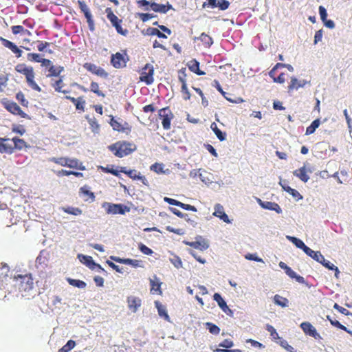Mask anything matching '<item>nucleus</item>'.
<instances>
[{
	"label": "nucleus",
	"instance_id": "nucleus-1",
	"mask_svg": "<svg viewBox=\"0 0 352 352\" xmlns=\"http://www.w3.org/2000/svg\"><path fill=\"white\" fill-rule=\"evenodd\" d=\"M108 149L116 156L120 158L131 154L137 149V146L127 141H118L109 146Z\"/></svg>",
	"mask_w": 352,
	"mask_h": 352
},
{
	"label": "nucleus",
	"instance_id": "nucleus-2",
	"mask_svg": "<svg viewBox=\"0 0 352 352\" xmlns=\"http://www.w3.org/2000/svg\"><path fill=\"white\" fill-rule=\"evenodd\" d=\"M15 70L25 76L26 82L29 87L36 91H41V88L34 80V71L32 66H28L24 63H20L15 66Z\"/></svg>",
	"mask_w": 352,
	"mask_h": 352
},
{
	"label": "nucleus",
	"instance_id": "nucleus-3",
	"mask_svg": "<svg viewBox=\"0 0 352 352\" xmlns=\"http://www.w3.org/2000/svg\"><path fill=\"white\" fill-rule=\"evenodd\" d=\"M137 4L139 7H144V10L146 11L152 10L155 12L162 14H165L168 10L173 9L172 5L168 2L166 4H159L148 0H139L137 1Z\"/></svg>",
	"mask_w": 352,
	"mask_h": 352
},
{
	"label": "nucleus",
	"instance_id": "nucleus-4",
	"mask_svg": "<svg viewBox=\"0 0 352 352\" xmlns=\"http://www.w3.org/2000/svg\"><path fill=\"white\" fill-rule=\"evenodd\" d=\"M13 280L16 281L19 290L21 292H27L33 288L34 282L31 274L15 275L13 277Z\"/></svg>",
	"mask_w": 352,
	"mask_h": 352
},
{
	"label": "nucleus",
	"instance_id": "nucleus-5",
	"mask_svg": "<svg viewBox=\"0 0 352 352\" xmlns=\"http://www.w3.org/2000/svg\"><path fill=\"white\" fill-rule=\"evenodd\" d=\"M1 103L4 108L12 114L19 116L22 118L30 119V116L16 102L4 99Z\"/></svg>",
	"mask_w": 352,
	"mask_h": 352
},
{
	"label": "nucleus",
	"instance_id": "nucleus-6",
	"mask_svg": "<svg viewBox=\"0 0 352 352\" xmlns=\"http://www.w3.org/2000/svg\"><path fill=\"white\" fill-rule=\"evenodd\" d=\"M105 12L107 13V19L110 21L112 25L116 28L117 32L121 35L126 36L128 34V30L122 28V20L118 19V17L113 12L110 8H107L105 10Z\"/></svg>",
	"mask_w": 352,
	"mask_h": 352
},
{
	"label": "nucleus",
	"instance_id": "nucleus-7",
	"mask_svg": "<svg viewBox=\"0 0 352 352\" xmlns=\"http://www.w3.org/2000/svg\"><path fill=\"white\" fill-rule=\"evenodd\" d=\"M158 116L162 120V124L165 130H169L171 128V120L174 118V115L168 107L162 108L159 110Z\"/></svg>",
	"mask_w": 352,
	"mask_h": 352
},
{
	"label": "nucleus",
	"instance_id": "nucleus-8",
	"mask_svg": "<svg viewBox=\"0 0 352 352\" xmlns=\"http://www.w3.org/2000/svg\"><path fill=\"white\" fill-rule=\"evenodd\" d=\"M128 61L129 57L126 51L123 54L117 52L111 56V64L116 69L125 67Z\"/></svg>",
	"mask_w": 352,
	"mask_h": 352
},
{
	"label": "nucleus",
	"instance_id": "nucleus-9",
	"mask_svg": "<svg viewBox=\"0 0 352 352\" xmlns=\"http://www.w3.org/2000/svg\"><path fill=\"white\" fill-rule=\"evenodd\" d=\"M154 67L150 63H146L142 68L140 81L145 82L147 85H151L154 82Z\"/></svg>",
	"mask_w": 352,
	"mask_h": 352
},
{
	"label": "nucleus",
	"instance_id": "nucleus-10",
	"mask_svg": "<svg viewBox=\"0 0 352 352\" xmlns=\"http://www.w3.org/2000/svg\"><path fill=\"white\" fill-rule=\"evenodd\" d=\"M83 67L91 73L103 78H107L109 74L102 67L91 63H85Z\"/></svg>",
	"mask_w": 352,
	"mask_h": 352
},
{
	"label": "nucleus",
	"instance_id": "nucleus-11",
	"mask_svg": "<svg viewBox=\"0 0 352 352\" xmlns=\"http://www.w3.org/2000/svg\"><path fill=\"white\" fill-rule=\"evenodd\" d=\"M78 4L80 10L84 13L85 16L87 19V22L88 23L89 28L90 30L93 31L94 30V22L92 18L91 13L89 10V8L87 6V4L83 1L78 0Z\"/></svg>",
	"mask_w": 352,
	"mask_h": 352
},
{
	"label": "nucleus",
	"instance_id": "nucleus-12",
	"mask_svg": "<svg viewBox=\"0 0 352 352\" xmlns=\"http://www.w3.org/2000/svg\"><path fill=\"white\" fill-rule=\"evenodd\" d=\"M179 75L178 78L179 82L182 83L181 92L182 94L183 99L185 100H189L190 99L191 95L187 88L185 69L184 71L182 69L179 70Z\"/></svg>",
	"mask_w": 352,
	"mask_h": 352
},
{
	"label": "nucleus",
	"instance_id": "nucleus-13",
	"mask_svg": "<svg viewBox=\"0 0 352 352\" xmlns=\"http://www.w3.org/2000/svg\"><path fill=\"white\" fill-rule=\"evenodd\" d=\"M300 328L306 335L311 336L316 340L322 339L320 335L317 332L316 328L309 322H304L300 324Z\"/></svg>",
	"mask_w": 352,
	"mask_h": 352
},
{
	"label": "nucleus",
	"instance_id": "nucleus-14",
	"mask_svg": "<svg viewBox=\"0 0 352 352\" xmlns=\"http://www.w3.org/2000/svg\"><path fill=\"white\" fill-rule=\"evenodd\" d=\"M285 64L283 63H277L273 69L270 72L269 74L271 78H273L274 82H278V83H283L285 81V73H280L279 75L277 76L276 71L278 68H283L285 67Z\"/></svg>",
	"mask_w": 352,
	"mask_h": 352
},
{
	"label": "nucleus",
	"instance_id": "nucleus-15",
	"mask_svg": "<svg viewBox=\"0 0 352 352\" xmlns=\"http://www.w3.org/2000/svg\"><path fill=\"white\" fill-rule=\"evenodd\" d=\"M130 208L122 204H108L107 212L109 214H124L126 212H129Z\"/></svg>",
	"mask_w": 352,
	"mask_h": 352
},
{
	"label": "nucleus",
	"instance_id": "nucleus-16",
	"mask_svg": "<svg viewBox=\"0 0 352 352\" xmlns=\"http://www.w3.org/2000/svg\"><path fill=\"white\" fill-rule=\"evenodd\" d=\"M27 60L31 63H40L42 67L47 66L50 63V60L43 58V56L38 53H28Z\"/></svg>",
	"mask_w": 352,
	"mask_h": 352
},
{
	"label": "nucleus",
	"instance_id": "nucleus-17",
	"mask_svg": "<svg viewBox=\"0 0 352 352\" xmlns=\"http://www.w3.org/2000/svg\"><path fill=\"white\" fill-rule=\"evenodd\" d=\"M0 41L5 47L10 50L12 52L15 54L16 58H20L22 56V50L13 42L1 36L0 37Z\"/></svg>",
	"mask_w": 352,
	"mask_h": 352
},
{
	"label": "nucleus",
	"instance_id": "nucleus-18",
	"mask_svg": "<svg viewBox=\"0 0 352 352\" xmlns=\"http://www.w3.org/2000/svg\"><path fill=\"white\" fill-rule=\"evenodd\" d=\"M110 124L113 130L119 132L129 133L131 131V127L127 122H125L124 124H122L113 117L111 119Z\"/></svg>",
	"mask_w": 352,
	"mask_h": 352
},
{
	"label": "nucleus",
	"instance_id": "nucleus-19",
	"mask_svg": "<svg viewBox=\"0 0 352 352\" xmlns=\"http://www.w3.org/2000/svg\"><path fill=\"white\" fill-rule=\"evenodd\" d=\"M213 299L217 302L222 311L228 316H232L233 315V311L228 307L226 302L219 294L215 293L213 296Z\"/></svg>",
	"mask_w": 352,
	"mask_h": 352
},
{
	"label": "nucleus",
	"instance_id": "nucleus-20",
	"mask_svg": "<svg viewBox=\"0 0 352 352\" xmlns=\"http://www.w3.org/2000/svg\"><path fill=\"white\" fill-rule=\"evenodd\" d=\"M45 67L48 68V73L46 74L47 78L58 77L60 76V74L64 71V67L60 65L55 66L52 65L51 60L50 65Z\"/></svg>",
	"mask_w": 352,
	"mask_h": 352
},
{
	"label": "nucleus",
	"instance_id": "nucleus-21",
	"mask_svg": "<svg viewBox=\"0 0 352 352\" xmlns=\"http://www.w3.org/2000/svg\"><path fill=\"white\" fill-rule=\"evenodd\" d=\"M10 140L9 138H0V153L12 154L14 153V148L12 144L8 143Z\"/></svg>",
	"mask_w": 352,
	"mask_h": 352
},
{
	"label": "nucleus",
	"instance_id": "nucleus-22",
	"mask_svg": "<svg viewBox=\"0 0 352 352\" xmlns=\"http://www.w3.org/2000/svg\"><path fill=\"white\" fill-rule=\"evenodd\" d=\"M258 203L264 209L276 211L278 214L282 212L279 205L275 202L263 201L261 199H258Z\"/></svg>",
	"mask_w": 352,
	"mask_h": 352
},
{
	"label": "nucleus",
	"instance_id": "nucleus-23",
	"mask_svg": "<svg viewBox=\"0 0 352 352\" xmlns=\"http://www.w3.org/2000/svg\"><path fill=\"white\" fill-rule=\"evenodd\" d=\"M213 215L217 217H219L225 223L230 222L228 216L224 212L223 207L219 204H217L214 206V212H213Z\"/></svg>",
	"mask_w": 352,
	"mask_h": 352
},
{
	"label": "nucleus",
	"instance_id": "nucleus-24",
	"mask_svg": "<svg viewBox=\"0 0 352 352\" xmlns=\"http://www.w3.org/2000/svg\"><path fill=\"white\" fill-rule=\"evenodd\" d=\"M128 307L133 312H136L142 305V300L140 298L135 296H129L127 298Z\"/></svg>",
	"mask_w": 352,
	"mask_h": 352
},
{
	"label": "nucleus",
	"instance_id": "nucleus-25",
	"mask_svg": "<svg viewBox=\"0 0 352 352\" xmlns=\"http://www.w3.org/2000/svg\"><path fill=\"white\" fill-rule=\"evenodd\" d=\"M111 258L116 262L119 263L130 265L134 267H138L140 266L141 261L131 258H121L119 257L111 256Z\"/></svg>",
	"mask_w": 352,
	"mask_h": 352
},
{
	"label": "nucleus",
	"instance_id": "nucleus-26",
	"mask_svg": "<svg viewBox=\"0 0 352 352\" xmlns=\"http://www.w3.org/2000/svg\"><path fill=\"white\" fill-rule=\"evenodd\" d=\"M150 284L151 286V294H157L159 295H162V292L161 290L162 283L160 281L159 278L156 276H154V279H150Z\"/></svg>",
	"mask_w": 352,
	"mask_h": 352
},
{
	"label": "nucleus",
	"instance_id": "nucleus-27",
	"mask_svg": "<svg viewBox=\"0 0 352 352\" xmlns=\"http://www.w3.org/2000/svg\"><path fill=\"white\" fill-rule=\"evenodd\" d=\"M9 272L10 267L7 264L0 263V289L7 280Z\"/></svg>",
	"mask_w": 352,
	"mask_h": 352
},
{
	"label": "nucleus",
	"instance_id": "nucleus-28",
	"mask_svg": "<svg viewBox=\"0 0 352 352\" xmlns=\"http://www.w3.org/2000/svg\"><path fill=\"white\" fill-rule=\"evenodd\" d=\"M185 243L186 245L193 248H195V249H197V250H201V251L207 250L208 248V247H209V245L207 243V241H206L204 239L201 240V241H192V242H186Z\"/></svg>",
	"mask_w": 352,
	"mask_h": 352
},
{
	"label": "nucleus",
	"instance_id": "nucleus-29",
	"mask_svg": "<svg viewBox=\"0 0 352 352\" xmlns=\"http://www.w3.org/2000/svg\"><path fill=\"white\" fill-rule=\"evenodd\" d=\"M81 196L84 197L85 201H93L95 199L94 193L89 190V188L86 186H82L80 188L79 191Z\"/></svg>",
	"mask_w": 352,
	"mask_h": 352
},
{
	"label": "nucleus",
	"instance_id": "nucleus-30",
	"mask_svg": "<svg viewBox=\"0 0 352 352\" xmlns=\"http://www.w3.org/2000/svg\"><path fill=\"white\" fill-rule=\"evenodd\" d=\"M63 76H58V79H52L51 80V86L54 89L55 91L60 92L62 91V89L65 86V83L63 82Z\"/></svg>",
	"mask_w": 352,
	"mask_h": 352
},
{
	"label": "nucleus",
	"instance_id": "nucleus-31",
	"mask_svg": "<svg viewBox=\"0 0 352 352\" xmlns=\"http://www.w3.org/2000/svg\"><path fill=\"white\" fill-rule=\"evenodd\" d=\"M305 253L318 263L321 261H324V257L319 251L316 252L312 250L311 248H308L306 249V252Z\"/></svg>",
	"mask_w": 352,
	"mask_h": 352
},
{
	"label": "nucleus",
	"instance_id": "nucleus-32",
	"mask_svg": "<svg viewBox=\"0 0 352 352\" xmlns=\"http://www.w3.org/2000/svg\"><path fill=\"white\" fill-rule=\"evenodd\" d=\"M155 306L157 309L159 316L164 318L166 321H170V317L167 314L166 307L158 300L155 301Z\"/></svg>",
	"mask_w": 352,
	"mask_h": 352
},
{
	"label": "nucleus",
	"instance_id": "nucleus-33",
	"mask_svg": "<svg viewBox=\"0 0 352 352\" xmlns=\"http://www.w3.org/2000/svg\"><path fill=\"white\" fill-rule=\"evenodd\" d=\"M293 174L304 182H307L309 179V177L307 174V170L305 166L300 168L299 169L295 170L293 172Z\"/></svg>",
	"mask_w": 352,
	"mask_h": 352
},
{
	"label": "nucleus",
	"instance_id": "nucleus-34",
	"mask_svg": "<svg viewBox=\"0 0 352 352\" xmlns=\"http://www.w3.org/2000/svg\"><path fill=\"white\" fill-rule=\"evenodd\" d=\"M11 140L14 144V145H12L14 151L15 150H22L23 148L28 147L27 143L25 142V140L18 137H14Z\"/></svg>",
	"mask_w": 352,
	"mask_h": 352
},
{
	"label": "nucleus",
	"instance_id": "nucleus-35",
	"mask_svg": "<svg viewBox=\"0 0 352 352\" xmlns=\"http://www.w3.org/2000/svg\"><path fill=\"white\" fill-rule=\"evenodd\" d=\"M80 261L87 266L89 269L94 270V265H96V263L93 260L92 257L90 256L86 255H79Z\"/></svg>",
	"mask_w": 352,
	"mask_h": 352
},
{
	"label": "nucleus",
	"instance_id": "nucleus-36",
	"mask_svg": "<svg viewBox=\"0 0 352 352\" xmlns=\"http://www.w3.org/2000/svg\"><path fill=\"white\" fill-rule=\"evenodd\" d=\"M305 80L299 81L296 78L292 77L291 79V82L288 86V90H294V89H298L300 87H302L306 84Z\"/></svg>",
	"mask_w": 352,
	"mask_h": 352
},
{
	"label": "nucleus",
	"instance_id": "nucleus-37",
	"mask_svg": "<svg viewBox=\"0 0 352 352\" xmlns=\"http://www.w3.org/2000/svg\"><path fill=\"white\" fill-rule=\"evenodd\" d=\"M188 67L191 72L195 73L199 76L205 74V72L199 69V63L195 59H193L190 61Z\"/></svg>",
	"mask_w": 352,
	"mask_h": 352
},
{
	"label": "nucleus",
	"instance_id": "nucleus-38",
	"mask_svg": "<svg viewBox=\"0 0 352 352\" xmlns=\"http://www.w3.org/2000/svg\"><path fill=\"white\" fill-rule=\"evenodd\" d=\"M199 39L201 41L205 47L209 48L213 44V39L211 36L206 33H201Z\"/></svg>",
	"mask_w": 352,
	"mask_h": 352
},
{
	"label": "nucleus",
	"instance_id": "nucleus-39",
	"mask_svg": "<svg viewBox=\"0 0 352 352\" xmlns=\"http://www.w3.org/2000/svg\"><path fill=\"white\" fill-rule=\"evenodd\" d=\"M273 300L276 305L283 308L287 307L289 304V300L287 298L283 297L278 294H276L274 296Z\"/></svg>",
	"mask_w": 352,
	"mask_h": 352
},
{
	"label": "nucleus",
	"instance_id": "nucleus-40",
	"mask_svg": "<svg viewBox=\"0 0 352 352\" xmlns=\"http://www.w3.org/2000/svg\"><path fill=\"white\" fill-rule=\"evenodd\" d=\"M120 172L126 174L133 179H138L140 175V173L136 170H127L126 167H120Z\"/></svg>",
	"mask_w": 352,
	"mask_h": 352
},
{
	"label": "nucleus",
	"instance_id": "nucleus-41",
	"mask_svg": "<svg viewBox=\"0 0 352 352\" xmlns=\"http://www.w3.org/2000/svg\"><path fill=\"white\" fill-rule=\"evenodd\" d=\"M320 124V119L318 118V119H316L315 120H314L311 122V124L309 126L307 127L305 135H309L313 134L315 132L316 129L317 128H318Z\"/></svg>",
	"mask_w": 352,
	"mask_h": 352
},
{
	"label": "nucleus",
	"instance_id": "nucleus-42",
	"mask_svg": "<svg viewBox=\"0 0 352 352\" xmlns=\"http://www.w3.org/2000/svg\"><path fill=\"white\" fill-rule=\"evenodd\" d=\"M211 129L214 131L217 137L220 141L226 140V133H223L217 126L215 122H212L210 126Z\"/></svg>",
	"mask_w": 352,
	"mask_h": 352
},
{
	"label": "nucleus",
	"instance_id": "nucleus-43",
	"mask_svg": "<svg viewBox=\"0 0 352 352\" xmlns=\"http://www.w3.org/2000/svg\"><path fill=\"white\" fill-rule=\"evenodd\" d=\"M90 91L96 94L98 96L105 97V94L100 90V87L98 82L92 81L90 84Z\"/></svg>",
	"mask_w": 352,
	"mask_h": 352
},
{
	"label": "nucleus",
	"instance_id": "nucleus-44",
	"mask_svg": "<svg viewBox=\"0 0 352 352\" xmlns=\"http://www.w3.org/2000/svg\"><path fill=\"white\" fill-rule=\"evenodd\" d=\"M146 31H147L148 35H152V36L155 35V36H157L159 38H167V36H166V35H165V34L162 33L157 28H148Z\"/></svg>",
	"mask_w": 352,
	"mask_h": 352
},
{
	"label": "nucleus",
	"instance_id": "nucleus-45",
	"mask_svg": "<svg viewBox=\"0 0 352 352\" xmlns=\"http://www.w3.org/2000/svg\"><path fill=\"white\" fill-rule=\"evenodd\" d=\"M63 210L67 214H72L74 216H78L80 215L82 213V211L81 209L75 207H67L63 208Z\"/></svg>",
	"mask_w": 352,
	"mask_h": 352
},
{
	"label": "nucleus",
	"instance_id": "nucleus-46",
	"mask_svg": "<svg viewBox=\"0 0 352 352\" xmlns=\"http://www.w3.org/2000/svg\"><path fill=\"white\" fill-rule=\"evenodd\" d=\"M320 263L322 264L323 266L327 267V269L330 270H334L336 272L335 276L338 277V275L340 274V271L338 268V267L335 266L333 263H331L330 261H327L324 259V261L319 262Z\"/></svg>",
	"mask_w": 352,
	"mask_h": 352
},
{
	"label": "nucleus",
	"instance_id": "nucleus-47",
	"mask_svg": "<svg viewBox=\"0 0 352 352\" xmlns=\"http://www.w3.org/2000/svg\"><path fill=\"white\" fill-rule=\"evenodd\" d=\"M67 281L69 283V285L74 287H76L78 288H85L87 285L85 282L80 280L68 278Z\"/></svg>",
	"mask_w": 352,
	"mask_h": 352
},
{
	"label": "nucleus",
	"instance_id": "nucleus-48",
	"mask_svg": "<svg viewBox=\"0 0 352 352\" xmlns=\"http://www.w3.org/2000/svg\"><path fill=\"white\" fill-rule=\"evenodd\" d=\"M90 128L94 133H98L100 129V125L95 118H87Z\"/></svg>",
	"mask_w": 352,
	"mask_h": 352
},
{
	"label": "nucleus",
	"instance_id": "nucleus-49",
	"mask_svg": "<svg viewBox=\"0 0 352 352\" xmlns=\"http://www.w3.org/2000/svg\"><path fill=\"white\" fill-rule=\"evenodd\" d=\"M75 346H76L75 341H74L72 340H69V341H67L66 344H65L62 348H60L58 350V352H69L72 349H74Z\"/></svg>",
	"mask_w": 352,
	"mask_h": 352
},
{
	"label": "nucleus",
	"instance_id": "nucleus-50",
	"mask_svg": "<svg viewBox=\"0 0 352 352\" xmlns=\"http://www.w3.org/2000/svg\"><path fill=\"white\" fill-rule=\"evenodd\" d=\"M206 326L207 327L209 332L212 334L218 335L220 332L219 327L212 322H206Z\"/></svg>",
	"mask_w": 352,
	"mask_h": 352
},
{
	"label": "nucleus",
	"instance_id": "nucleus-51",
	"mask_svg": "<svg viewBox=\"0 0 352 352\" xmlns=\"http://www.w3.org/2000/svg\"><path fill=\"white\" fill-rule=\"evenodd\" d=\"M50 161L53 163H55L56 164L60 165L62 166H66V164H67V157H52V158H50Z\"/></svg>",
	"mask_w": 352,
	"mask_h": 352
},
{
	"label": "nucleus",
	"instance_id": "nucleus-52",
	"mask_svg": "<svg viewBox=\"0 0 352 352\" xmlns=\"http://www.w3.org/2000/svg\"><path fill=\"white\" fill-rule=\"evenodd\" d=\"M16 98L22 106L25 107L28 106L29 102L25 99V95L22 92L20 91L17 93L16 95Z\"/></svg>",
	"mask_w": 352,
	"mask_h": 352
},
{
	"label": "nucleus",
	"instance_id": "nucleus-53",
	"mask_svg": "<svg viewBox=\"0 0 352 352\" xmlns=\"http://www.w3.org/2000/svg\"><path fill=\"white\" fill-rule=\"evenodd\" d=\"M170 261L176 268L182 267V261L178 256L174 255L173 258H170Z\"/></svg>",
	"mask_w": 352,
	"mask_h": 352
},
{
	"label": "nucleus",
	"instance_id": "nucleus-54",
	"mask_svg": "<svg viewBox=\"0 0 352 352\" xmlns=\"http://www.w3.org/2000/svg\"><path fill=\"white\" fill-rule=\"evenodd\" d=\"M11 28L14 34H23L25 32L30 33V32L25 29L22 25H13Z\"/></svg>",
	"mask_w": 352,
	"mask_h": 352
},
{
	"label": "nucleus",
	"instance_id": "nucleus-55",
	"mask_svg": "<svg viewBox=\"0 0 352 352\" xmlns=\"http://www.w3.org/2000/svg\"><path fill=\"white\" fill-rule=\"evenodd\" d=\"M138 248L140 250V252L145 255H151L153 253V250L151 248H149L142 243H140L138 244Z\"/></svg>",
	"mask_w": 352,
	"mask_h": 352
},
{
	"label": "nucleus",
	"instance_id": "nucleus-56",
	"mask_svg": "<svg viewBox=\"0 0 352 352\" xmlns=\"http://www.w3.org/2000/svg\"><path fill=\"white\" fill-rule=\"evenodd\" d=\"M85 100L83 99L82 96H80V97L77 98V102H76V103H74V104L75 105L76 109L77 110L84 111L85 110Z\"/></svg>",
	"mask_w": 352,
	"mask_h": 352
},
{
	"label": "nucleus",
	"instance_id": "nucleus-57",
	"mask_svg": "<svg viewBox=\"0 0 352 352\" xmlns=\"http://www.w3.org/2000/svg\"><path fill=\"white\" fill-rule=\"evenodd\" d=\"M66 166L72 168H77L78 167V160L67 157Z\"/></svg>",
	"mask_w": 352,
	"mask_h": 352
},
{
	"label": "nucleus",
	"instance_id": "nucleus-58",
	"mask_svg": "<svg viewBox=\"0 0 352 352\" xmlns=\"http://www.w3.org/2000/svg\"><path fill=\"white\" fill-rule=\"evenodd\" d=\"M330 323L333 326H334V327H337L338 329H342L343 331H346L349 333H351V332L349 330H348L347 328L345 326L342 325L339 321H338L336 320H330Z\"/></svg>",
	"mask_w": 352,
	"mask_h": 352
},
{
	"label": "nucleus",
	"instance_id": "nucleus-59",
	"mask_svg": "<svg viewBox=\"0 0 352 352\" xmlns=\"http://www.w3.org/2000/svg\"><path fill=\"white\" fill-rule=\"evenodd\" d=\"M101 169L104 172V173H111L115 176H117L118 177L119 175H120V170H116V169H113V167H103V166H101Z\"/></svg>",
	"mask_w": 352,
	"mask_h": 352
},
{
	"label": "nucleus",
	"instance_id": "nucleus-60",
	"mask_svg": "<svg viewBox=\"0 0 352 352\" xmlns=\"http://www.w3.org/2000/svg\"><path fill=\"white\" fill-rule=\"evenodd\" d=\"M230 6V2L227 0H219L217 1V7L221 10H225L228 8Z\"/></svg>",
	"mask_w": 352,
	"mask_h": 352
},
{
	"label": "nucleus",
	"instance_id": "nucleus-61",
	"mask_svg": "<svg viewBox=\"0 0 352 352\" xmlns=\"http://www.w3.org/2000/svg\"><path fill=\"white\" fill-rule=\"evenodd\" d=\"M37 49L39 52H44L45 49L50 45V43L47 41H38Z\"/></svg>",
	"mask_w": 352,
	"mask_h": 352
},
{
	"label": "nucleus",
	"instance_id": "nucleus-62",
	"mask_svg": "<svg viewBox=\"0 0 352 352\" xmlns=\"http://www.w3.org/2000/svg\"><path fill=\"white\" fill-rule=\"evenodd\" d=\"M266 329L267 330V331H269L270 333V335L271 336L274 338V339H278L279 338V336H278V333L276 332V329L274 328V327H272V325L270 324H267L266 326Z\"/></svg>",
	"mask_w": 352,
	"mask_h": 352
},
{
	"label": "nucleus",
	"instance_id": "nucleus-63",
	"mask_svg": "<svg viewBox=\"0 0 352 352\" xmlns=\"http://www.w3.org/2000/svg\"><path fill=\"white\" fill-rule=\"evenodd\" d=\"M138 16H139V18L143 22H146L155 16L154 14H151V13H139Z\"/></svg>",
	"mask_w": 352,
	"mask_h": 352
},
{
	"label": "nucleus",
	"instance_id": "nucleus-64",
	"mask_svg": "<svg viewBox=\"0 0 352 352\" xmlns=\"http://www.w3.org/2000/svg\"><path fill=\"white\" fill-rule=\"evenodd\" d=\"M280 345L284 348L285 349H286L287 351L289 352H296V350L294 349V348L293 346H292L291 345H289L287 342V341L286 340H282L280 341Z\"/></svg>",
	"mask_w": 352,
	"mask_h": 352
}]
</instances>
